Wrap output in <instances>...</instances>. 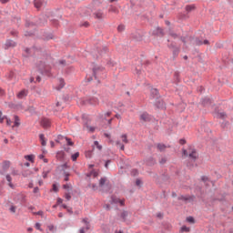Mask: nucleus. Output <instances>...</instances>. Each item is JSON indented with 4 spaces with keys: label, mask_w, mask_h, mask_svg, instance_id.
I'll use <instances>...</instances> for the list:
<instances>
[{
    "label": "nucleus",
    "mask_w": 233,
    "mask_h": 233,
    "mask_svg": "<svg viewBox=\"0 0 233 233\" xmlns=\"http://www.w3.org/2000/svg\"><path fill=\"white\" fill-rule=\"evenodd\" d=\"M21 125L20 123V119L17 116H15V125L13 126V128L14 127H18L19 126Z\"/></svg>",
    "instance_id": "9d476101"
},
{
    "label": "nucleus",
    "mask_w": 233,
    "mask_h": 233,
    "mask_svg": "<svg viewBox=\"0 0 233 233\" xmlns=\"http://www.w3.org/2000/svg\"><path fill=\"white\" fill-rule=\"evenodd\" d=\"M185 10H186V12L190 13L195 10V5H186Z\"/></svg>",
    "instance_id": "1a4fd4ad"
},
{
    "label": "nucleus",
    "mask_w": 233,
    "mask_h": 233,
    "mask_svg": "<svg viewBox=\"0 0 233 233\" xmlns=\"http://www.w3.org/2000/svg\"><path fill=\"white\" fill-rule=\"evenodd\" d=\"M47 228H48L47 232H49V233L56 231V228L54 225H49Z\"/></svg>",
    "instance_id": "f3484780"
},
{
    "label": "nucleus",
    "mask_w": 233,
    "mask_h": 233,
    "mask_svg": "<svg viewBox=\"0 0 233 233\" xmlns=\"http://www.w3.org/2000/svg\"><path fill=\"white\" fill-rule=\"evenodd\" d=\"M53 190H54L55 192H57V191H58V187H57V186H56V184L53 185Z\"/></svg>",
    "instance_id": "e433bc0d"
},
{
    "label": "nucleus",
    "mask_w": 233,
    "mask_h": 233,
    "mask_svg": "<svg viewBox=\"0 0 233 233\" xmlns=\"http://www.w3.org/2000/svg\"><path fill=\"white\" fill-rule=\"evenodd\" d=\"M65 180H66V181H68V180H69V175H66V176Z\"/></svg>",
    "instance_id": "864d4df0"
},
{
    "label": "nucleus",
    "mask_w": 233,
    "mask_h": 233,
    "mask_svg": "<svg viewBox=\"0 0 233 233\" xmlns=\"http://www.w3.org/2000/svg\"><path fill=\"white\" fill-rule=\"evenodd\" d=\"M6 180H7V182H8V186H9L11 188H14L15 186L12 184V177H11L10 175H7V176H6Z\"/></svg>",
    "instance_id": "9b49d317"
},
{
    "label": "nucleus",
    "mask_w": 233,
    "mask_h": 233,
    "mask_svg": "<svg viewBox=\"0 0 233 233\" xmlns=\"http://www.w3.org/2000/svg\"><path fill=\"white\" fill-rule=\"evenodd\" d=\"M125 30V25H118V32H123Z\"/></svg>",
    "instance_id": "72a5a7b5"
},
{
    "label": "nucleus",
    "mask_w": 233,
    "mask_h": 233,
    "mask_svg": "<svg viewBox=\"0 0 233 233\" xmlns=\"http://www.w3.org/2000/svg\"><path fill=\"white\" fill-rule=\"evenodd\" d=\"M10 166H11L10 161H5V162L3 163V168H4L5 170L8 169V168L10 167Z\"/></svg>",
    "instance_id": "4468645a"
},
{
    "label": "nucleus",
    "mask_w": 233,
    "mask_h": 233,
    "mask_svg": "<svg viewBox=\"0 0 233 233\" xmlns=\"http://www.w3.org/2000/svg\"><path fill=\"white\" fill-rule=\"evenodd\" d=\"M39 137H40L42 146L46 147V141L45 136L40 135Z\"/></svg>",
    "instance_id": "dca6fc26"
},
{
    "label": "nucleus",
    "mask_w": 233,
    "mask_h": 233,
    "mask_svg": "<svg viewBox=\"0 0 233 233\" xmlns=\"http://www.w3.org/2000/svg\"><path fill=\"white\" fill-rule=\"evenodd\" d=\"M35 156L34 155H29V156H25V158L32 163L35 162Z\"/></svg>",
    "instance_id": "ddd939ff"
},
{
    "label": "nucleus",
    "mask_w": 233,
    "mask_h": 233,
    "mask_svg": "<svg viewBox=\"0 0 233 233\" xmlns=\"http://www.w3.org/2000/svg\"><path fill=\"white\" fill-rule=\"evenodd\" d=\"M150 120L151 116L147 113H142V115H140V121L149 122Z\"/></svg>",
    "instance_id": "20e7f679"
},
{
    "label": "nucleus",
    "mask_w": 233,
    "mask_h": 233,
    "mask_svg": "<svg viewBox=\"0 0 233 233\" xmlns=\"http://www.w3.org/2000/svg\"><path fill=\"white\" fill-rule=\"evenodd\" d=\"M35 8L39 9L42 6V2L40 0H35Z\"/></svg>",
    "instance_id": "6ab92c4d"
},
{
    "label": "nucleus",
    "mask_w": 233,
    "mask_h": 233,
    "mask_svg": "<svg viewBox=\"0 0 233 233\" xmlns=\"http://www.w3.org/2000/svg\"><path fill=\"white\" fill-rule=\"evenodd\" d=\"M85 128H86V130L90 131V132H94V131L96 130L95 127H89L88 123H86V124H85Z\"/></svg>",
    "instance_id": "2eb2a0df"
},
{
    "label": "nucleus",
    "mask_w": 233,
    "mask_h": 233,
    "mask_svg": "<svg viewBox=\"0 0 233 233\" xmlns=\"http://www.w3.org/2000/svg\"><path fill=\"white\" fill-rule=\"evenodd\" d=\"M38 184H39V186H42L43 185V181H39Z\"/></svg>",
    "instance_id": "774afa93"
},
{
    "label": "nucleus",
    "mask_w": 233,
    "mask_h": 233,
    "mask_svg": "<svg viewBox=\"0 0 233 233\" xmlns=\"http://www.w3.org/2000/svg\"><path fill=\"white\" fill-rule=\"evenodd\" d=\"M203 44L204 45H208V40H204Z\"/></svg>",
    "instance_id": "052dcab7"
},
{
    "label": "nucleus",
    "mask_w": 233,
    "mask_h": 233,
    "mask_svg": "<svg viewBox=\"0 0 233 233\" xmlns=\"http://www.w3.org/2000/svg\"><path fill=\"white\" fill-rule=\"evenodd\" d=\"M187 222H188V223H190V224H193V223H195V219H194V218H192V217H188V218H187Z\"/></svg>",
    "instance_id": "393cba45"
},
{
    "label": "nucleus",
    "mask_w": 233,
    "mask_h": 233,
    "mask_svg": "<svg viewBox=\"0 0 233 233\" xmlns=\"http://www.w3.org/2000/svg\"><path fill=\"white\" fill-rule=\"evenodd\" d=\"M167 162L166 158H162V160H160V164H165Z\"/></svg>",
    "instance_id": "09e8293b"
},
{
    "label": "nucleus",
    "mask_w": 233,
    "mask_h": 233,
    "mask_svg": "<svg viewBox=\"0 0 233 233\" xmlns=\"http://www.w3.org/2000/svg\"><path fill=\"white\" fill-rule=\"evenodd\" d=\"M196 45L201 46V45H203V42H201L200 40H197V41H196Z\"/></svg>",
    "instance_id": "c03bdc74"
},
{
    "label": "nucleus",
    "mask_w": 233,
    "mask_h": 233,
    "mask_svg": "<svg viewBox=\"0 0 233 233\" xmlns=\"http://www.w3.org/2000/svg\"><path fill=\"white\" fill-rule=\"evenodd\" d=\"M180 144L184 145V144H186V141L185 140H180Z\"/></svg>",
    "instance_id": "680f3d73"
},
{
    "label": "nucleus",
    "mask_w": 233,
    "mask_h": 233,
    "mask_svg": "<svg viewBox=\"0 0 233 233\" xmlns=\"http://www.w3.org/2000/svg\"><path fill=\"white\" fill-rule=\"evenodd\" d=\"M87 104L96 106V105L99 104V100L96 99V98H93V99H91L89 101L84 102V105H87Z\"/></svg>",
    "instance_id": "423d86ee"
},
{
    "label": "nucleus",
    "mask_w": 233,
    "mask_h": 233,
    "mask_svg": "<svg viewBox=\"0 0 233 233\" xmlns=\"http://www.w3.org/2000/svg\"><path fill=\"white\" fill-rule=\"evenodd\" d=\"M157 30L158 31V33H157V34H158V35H163V29H161L160 27H158Z\"/></svg>",
    "instance_id": "a19ab883"
},
{
    "label": "nucleus",
    "mask_w": 233,
    "mask_h": 233,
    "mask_svg": "<svg viewBox=\"0 0 233 233\" xmlns=\"http://www.w3.org/2000/svg\"><path fill=\"white\" fill-rule=\"evenodd\" d=\"M83 222L85 224H86V229L88 230L89 229V226L87 225V223H88L87 219H84Z\"/></svg>",
    "instance_id": "79ce46f5"
},
{
    "label": "nucleus",
    "mask_w": 233,
    "mask_h": 233,
    "mask_svg": "<svg viewBox=\"0 0 233 233\" xmlns=\"http://www.w3.org/2000/svg\"><path fill=\"white\" fill-rule=\"evenodd\" d=\"M79 156H80L79 152L74 154V155L72 156V160H73V161H76V160L79 157Z\"/></svg>",
    "instance_id": "4be33fe9"
},
{
    "label": "nucleus",
    "mask_w": 233,
    "mask_h": 233,
    "mask_svg": "<svg viewBox=\"0 0 233 233\" xmlns=\"http://www.w3.org/2000/svg\"><path fill=\"white\" fill-rule=\"evenodd\" d=\"M115 202L120 203V206H124L125 205V200L116 199V201H115Z\"/></svg>",
    "instance_id": "473e14b6"
},
{
    "label": "nucleus",
    "mask_w": 233,
    "mask_h": 233,
    "mask_svg": "<svg viewBox=\"0 0 233 233\" xmlns=\"http://www.w3.org/2000/svg\"><path fill=\"white\" fill-rule=\"evenodd\" d=\"M112 115V113L111 112H107V113H106V116H110Z\"/></svg>",
    "instance_id": "4d7b16f0"
},
{
    "label": "nucleus",
    "mask_w": 233,
    "mask_h": 233,
    "mask_svg": "<svg viewBox=\"0 0 233 233\" xmlns=\"http://www.w3.org/2000/svg\"><path fill=\"white\" fill-rule=\"evenodd\" d=\"M80 233H85V228L80 229Z\"/></svg>",
    "instance_id": "0e129e2a"
},
{
    "label": "nucleus",
    "mask_w": 233,
    "mask_h": 233,
    "mask_svg": "<svg viewBox=\"0 0 233 233\" xmlns=\"http://www.w3.org/2000/svg\"><path fill=\"white\" fill-rule=\"evenodd\" d=\"M39 158H40V159H43V158H44V156H43V155H40V156H39Z\"/></svg>",
    "instance_id": "338daca9"
},
{
    "label": "nucleus",
    "mask_w": 233,
    "mask_h": 233,
    "mask_svg": "<svg viewBox=\"0 0 233 233\" xmlns=\"http://www.w3.org/2000/svg\"><path fill=\"white\" fill-rule=\"evenodd\" d=\"M65 198L67 199V200H70L71 199V196L69 193H66Z\"/></svg>",
    "instance_id": "ea45409f"
},
{
    "label": "nucleus",
    "mask_w": 233,
    "mask_h": 233,
    "mask_svg": "<svg viewBox=\"0 0 233 233\" xmlns=\"http://www.w3.org/2000/svg\"><path fill=\"white\" fill-rule=\"evenodd\" d=\"M25 166H26L27 167H30V164L29 163H25Z\"/></svg>",
    "instance_id": "69168bd1"
},
{
    "label": "nucleus",
    "mask_w": 233,
    "mask_h": 233,
    "mask_svg": "<svg viewBox=\"0 0 233 233\" xmlns=\"http://www.w3.org/2000/svg\"><path fill=\"white\" fill-rule=\"evenodd\" d=\"M27 231H28V232H33V228H27Z\"/></svg>",
    "instance_id": "13d9d810"
},
{
    "label": "nucleus",
    "mask_w": 233,
    "mask_h": 233,
    "mask_svg": "<svg viewBox=\"0 0 233 233\" xmlns=\"http://www.w3.org/2000/svg\"><path fill=\"white\" fill-rule=\"evenodd\" d=\"M58 139H59V140L66 139V142H67V144H68L69 146H73V145H74V143H73L69 138H67V137H62V136H59V137H58Z\"/></svg>",
    "instance_id": "f8f14e48"
},
{
    "label": "nucleus",
    "mask_w": 233,
    "mask_h": 233,
    "mask_svg": "<svg viewBox=\"0 0 233 233\" xmlns=\"http://www.w3.org/2000/svg\"><path fill=\"white\" fill-rule=\"evenodd\" d=\"M90 187H92L94 190H96V186L95 184L89 185Z\"/></svg>",
    "instance_id": "a18cd8bd"
},
{
    "label": "nucleus",
    "mask_w": 233,
    "mask_h": 233,
    "mask_svg": "<svg viewBox=\"0 0 233 233\" xmlns=\"http://www.w3.org/2000/svg\"><path fill=\"white\" fill-rule=\"evenodd\" d=\"M110 163V161L106 162V168H108V164Z\"/></svg>",
    "instance_id": "bf43d9fd"
},
{
    "label": "nucleus",
    "mask_w": 233,
    "mask_h": 233,
    "mask_svg": "<svg viewBox=\"0 0 233 233\" xmlns=\"http://www.w3.org/2000/svg\"><path fill=\"white\" fill-rule=\"evenodd\" d=\"M6 116H3V113L0 111V123L3 124L5 120H6Z\"/></svg>",
    "instance_id": "aec40b11"
},
{
    "label": "nucleus",
    "mask_w": 233,
    "mask_h": 233,
    "mask_svg": "<svg viewBox=\"0 0 233 233\" xmlns=\"http://www.w3.org/2000/svg\"><path fill=\"white\" fill-rule=\"evenodd\" d=\"M151 93L155 94L156 96H157L158 94V91L157 89H153L151 90Z\"/></svg>",
    "instance_id": "37998d69"
},
{
    "label": "nucleus",
    "mask_w": 233,
    "mask_h": 233,
    "mask_svg": "<svg viewBox=\"0 0 233 233\" xmlns=\"http://www.w3.org/2000/svg\"><path fill=\"white\" fill-rule=\"evenodd\" d=\"M36 215L43 216L44 213L42 211H39L38 213H36Z\"/></svg>",
    "instance_id": "6e6d98bb"
},
{
    "label": "nucleus",
    "mask_w": 233,
    "mask_h": 233,
    "mask_svg": "<svg viewBox=\"0 0 233 233\" xmlns=\"http://www.w3.org/2000/svg\"><path fill=\"white\" fill-rule=\"evenodd\" d=\"M182 157L184 158L188 157L190 160L195 161L198 158V155L192 147H189L187 150L186 149L182 150Z\"/></svg>",
    "instance_id": "f257e3e1"
},
{
    "label": "nucleus",
    "mask_w": 233,
    "mask_h": 233,
    "mask_svg": "<svg viewBox=\"0 0 233 233\" xmlns=\"http://www.w3.org/2000/svg\"><path fill=\"white\" fill-rule=\"evenodd\" d=\"M109 12L117 13V9L115 6L109 7Z\"/></svg>",
    "instance_id": "c85d7f7f"
},
{
    "label": "nucleus",
    "mask_w": 233,
    "mask_h": 233,
    "mask_svg": "<svg viewBox=\"0 0 233 233\" xmlns=\"http://www.w3.org/2000/svg\"><path fill=\"white\" fill-rule=\"evenodd\" d=\"M106 182V178H100V182L98 183V186H100V187H102Z\"/></svg>",
    "instance_id": "412c9836"
},
{
    "label": "nucleus",
    "mask_w": 233,
    "mask_h": 233,
    "mask_svg": "<svg viewBox=\"0 0 233 233\" xmlns=\"http://www.w3.org/2000/svg\"><path fill=\"white\" fill-rule=\"evenodd\" d=\"M218 117H220V118H225V117H226V114H224V113H219V114H218Z\"/></svg>",
    "instance_id": "58836bf2"
},
{
    "label": "nucleus",
    "mask_w": 233,
    "mask_h": 233,
    "mask_svg": "<svg viewBox=\"0 0 233 233\" xmlns=\"http://www.w3.org/2000/svg\"><path fill=\"white\" fill-rule=\"evenodd\" d=\"M10 0H0V2L2 3V4H6V3H8Z\"/></svg>",
    "instance_id": "49530a36"
},
{
    "label": "nucleus",
    "mask_w": 233,
    "mask_h": 233,
    "mask_svg": "<svg viewBox=\"0 0 233 233\" xmlns=\"http://www.w3.org/2000/svg\"><path fill=\"white\" fill-rule=\"evenodd\" d=\"M48 173H49L48 171H44V172H43V177H44V178H46Z\"/></svg>",
    "instance_id": "4c0bfd02"
},
{
    "label": "nucleus",
    "mask_w": 233,
    "mask_h": 233,
    "mask_svg": "<svg viewBox=\"0 0 233 233\" xmlns=\"http://www.w3.org/2000/svg\"><path fill=\"white\" fill-rule=\"evenodd\" d=\"M10 211L15 214L16 212V207L11 206Z\"/></svg>",
    "instance_id": "c756f323"
},
{
    "label": "nucleus",
    "mask_w": 233,
    "mask_h": 233,
    "mask_svg": "<svg viewBox=\"0 0 233 233\" xmlns=\"http://www.w3.org/2000/svg\"><path fill=\"white\" fill-rule=\"evenodd\" d=\"M64 188H65V189H67V190H71V189H72V187H71V185L66 184V185H64Z\"/></svg>",
    "instance_id": "7c9ffc66"
},
{
    "label": "nucleus",
    "mask_w": 233,
    "mask_h": 233,
    "mask_svg": "<svg viewBox=\"0 0 233 233\" xmlns=\"http://www.w3.org/2000/svg\"><path fill=\"white\" fill-rule=\"evenodd\" d=\"M180 230H181V232H188L190 230V228L186 226H183Z\"/></svg>",
    "instance_id": "bb28decb"
},
{
    "label": "nucleus",
    "mask_w": 233,
    "mask_h": 233,
    "mask_svg": "<svg viewBox=\"0 0 233 233\" xmlns=\"http://www.w3.org/2000/svg\"><path fill=\"white\" fill-rule=\"evenodd\" d=\"M27 96V91L26 90H22L21 92L18 93L17 97L19 99H23Z\"/></svg>",
    "instance_id": "0eeeda50"
},
{
    "label": "nucleus",
    "mask_w": 233,
    "mask_h": 233,
    "mask_svg": "<svg viewBox=\"0 0 233 233\" xmlns=\"http://www.w3.org/2000/svg\"><path fill=\"white\" fill-rule=\"evenodd\" d=\"M5 94V91L0 87V96H3Z\"/></svg>",
    "instance_id": "3c124183"
},
{
    "label": "nucleus",
    "mask_w": 233,
    "mask_h": 233,
    "mask_svg": "<svg viewBox=\"0 0 233 233\" xmlns=\"http://www.w3.org/2000/svg\"><path fill=\"white\" fill-rule=\"evenodd\" d=\"M157 147H158V150H160V151H164L166 149V146L162 145V144H158V146H157Z\"/></svg>",
    "instance_id": "5701e85b"
},
{
    "label": "nucleus",
    "mask_w": 233,
    "mask_h": 233,
    "mask_svg": "<svg viewBox=\"0 0 233 233\" xmlns=\"http://www.w3.org/2000/svg\"><path fill=\"white\" fill-rule=\"evenodd\" d=\"M65 86V80L63 78H60V86L58 87V90L62 89Z\"/></svg>",
    "instance_id": "b1692460"
},
{
    "label": "nucleus",
    "mask_w": 233,
    "mask_h": 233,
    "mask_svg": "<svg viewBox=\"0 0 233 233\" xmlns=\"http://www.w3.org/2000/svg\"><path fill=\"white\" fill-rule=\"evenodd\" d=\"M86 157L87 158H91V157H92V152H91V151L86 152Z\"/></svg>",
    "instance_id": "f704fd0d"
},
{
    "label": "nucleus",
    "mask_w": 233,
    "mask_h": 233,
    "mask_svg": "<svg viewBox=\"0 0 233 233\" xmlns=\"http://www.w3.org/2000/svg\"><path fill=\"white\" fill-rule=\"evenodd\" d=\"M57 203H58V204H62V203H63V199H62V198H58V199H57Z\"/></svg>",
    "instance_id": "8fccbe9b"
},
{
    "label": "nucleus",
    "mask_w": 233,
    "mask_h": 233,
    "mask_svg": "<svg viewBox=\"0 0 233 233\" xmlns=\"http://www.w3.org/2000/svg\"><path fill=\"white\" fill-rule=\"evenodd\" d=\"M127 217H128V212L122 211V213H120V219H122V221H126Z\"/></svg>",
    "instance_id": "6e6552de"
},
{
    "label": "nucleus",
    "mask_w": 233,
    "mask_h": 233,
    "mask_svg": "<svg viewBox=\"0 0 233 233\" xmlns=\"http://www.w3.org/2000/svg\"><path fill=\"white\" fill-rule=\"evenodd\" d=\"M120 138H122V143H124V144H127L128 143V139H127V135H122V137H120Z\"/></svg>",
    "instance_id": "a211bd4d"
},
{
    "label": "nucleus",
    "mask_w": 233,
    "mask_h": 233,
    "mask_svg": "<svg viewBox=\"0 0 233 233\" xmlns=\"http://www.w3.org/2000/svg\"><path fill=\"white\" fill-rule=\"evenodd\" d=\"M35 228L40 230V231H43V229L41 228V224L40 223L35 224Z\"/></svg>",
    "instance_id": "2f4dec72"
},
{
    "label": "nucleus",
    "mask_w": 233,
    "mask_h": 233,
    "mask_svg": "<svg viewBox=\"0 0 233 233\" xmlns=\"http://www.w3.org/2000/svg\"><path fill=\"white\" fill-rule=\"evenodd\" d=\"M141 185V181L140 180H137V186H140Z\"/></svg>",
    "instance_id": "5fc2aeb1"
},
{
    "label": "nucleus",
    "mask_w": 233,
    "mask_h": 233,
    "mask_svg": "<svg viewBox=\"0 0 233 233\" xmlns=\"http://www.w3.org/2000/svg\"><path fill=\"white\" fill-rule=\"evenodd\" d=\"M39 192V188L38 187H35L34 188V193H38Z\"/></svg>",
    "instance_id": "de8ad7c7"
},
{
    "label": "nucleus",
    "mask_w": 233,
    "mask_h": 233,
    "mask_svg": "<svg viewBox=\"0 0 233 233\" xmlns=\"http://www.w3.org/2000/svg\"><path fill=\"white\" fill-rule=\"evenodd\" d=\"M96 18H98V19L102 18L101 13H98V15H96Z\"/></svg>",
    "instance_id": "603ef678"
},
{
    "label": "nucleus",
    "mask_w": 233,
    "mask_h": 233,
    "mask_svg": "<svg viewBox=\"0 0 233 233\" xmlns=\"http://www.w3.org/2000/svg\"><path fill=\"white\" fill-rule=\"evenodd\" d=\"M115 117L120 119V118H121V116H120V115H116V116H115Z\"/></svg>",
    "instance_id": "e2e57ef3"
},
{
    "label": "nucleus",
    "mask_w": 233,
    "mask_h": 233,
    "mask_svg": "<svg viewBox=\"0 0 233 233\" xmlns=\"http://www.w3.org/2000/svg\"><path fill=\"white\" fill-rule=\"evenodd\" d=\"M6 125L8 126V127H11V125H12V121L10 120V119H8L7 117H6Z\"/></svg>",
    "instance_id": "c9c22d12"
},
{
    "label": "nucleus",
    "mask_w": 233,
    "mask_h": 233,
    "mask_svg": "<svg viewBox=\"0 0 233 233\" xmlns=\"http://www.w3.org/2000/svg\"><path fill=\"white\" fill-rule=\"evenodd\" d=\"M116 147H120V150H125V146L120 141H116Z\"/></svg>",
    "instance_id": "a878e982"
},
{
    "label": "nucleus",
    "mask_w": 233,
    "mask_h": 233,
    "mask_svg": "<svg viewBox=\"0 0 233 233\" xmlns=\"http://www.w3.org/2000/svg\"><path fill=\"white\" fill-rule=\"evenodd\" d=\"M104 72V67H100L99 66H96V67L94 68V76L95 78L97 79Z\"/></svg>",
    "instance_id": "f03ea898"
},
{
    "label": "nucleus",
    "mask_w": 233,
    "mask_h": 233,
    "mask_svg": "<svg viewBox=\"0 0 233 233\" xmlns=\"http://www.w3.org/2000/svg\"><path fill=\"white\" fill-rule=\"evenodd\" d=\"M41 125H42L43 127L48 128V127H50V126H51V122H50L49 119L44 118V119H42V121H41Z\"/></svg>",
    "instance_id": "39448f33"
},
{
    "label": "nucleus",
    "mask_w": 233,
    "mask_h": 233,
    "mask_svg": "<svg viewBox=\"0 0 233 233\" xmlns=\"http://www.w3.org/2000/svg\"><path fill=\"white\" fill-rule=\"evenodd\" d=\"M15 46H16V42H14V40H6V42L5 44V49L13 48Z\"/></svg>",
    "instance_id": "7ed1b4c3"
},
{
    "label": "nucleus",
    "mask_w": 233,
    "mask_h": 233,
    "mask_svg": "<svg viewBox=\"0 0 233 233\" xmlns=\"http://www.w3.org/2000/svg\"><path fill=\"white\" fill-rule=\"evenodd\" d=\"M95 147H96V149L98 150H102V146L99 145V143L97 141H95Z\"/></svg>",
    "instance_id": "cd10ccee"
}]
</instances>
